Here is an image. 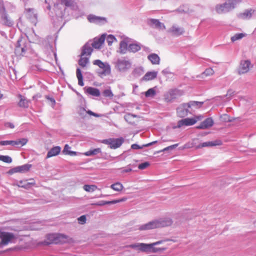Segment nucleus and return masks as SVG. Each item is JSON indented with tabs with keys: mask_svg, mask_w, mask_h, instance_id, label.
<instances>
[{
	"mask_svg": "<svg viewBox=\"0 0 256 256\" xmlns=\"http://www.w3.org/2000/svg\"><path fill=\"white\" fill-rule=\"evenodd\" d=\"M116 67L120 72H125L130 68L131 63L125 59H119L116 62Z\"/></svg>",
	"mask_w": 256,
	"mask_h": 256,
	"instance_id": "0eeeda50",
	"label": "nucleus"
},
{
	"mask_svg": "<svg viewBox=\"0 0 256 256\" xmlns=\"http://www.w3.org/2000/svg\"><path fill=\"white\" fill-rule=\"evenodd\" d=\"M214 124V121L212 118H206L204 122L200 123V124L196 126V128L198 129H207L209 128L212 127Z\"/></svg>",
	"mask_w": 256,
	"mask_h": 256,
	"instance_id": "f3484780",
	"label": "nucleus"
},
{
	"mask_svg": "<svg viewBox=\"0 0 256 256\" xmlns=\"http://www.w3.org/2000/svg\"><path fill=\"white\" fill-rule=\"evenodd\" d=\"M158 72H146L142 80L144 81H149L154 79L157 76Z\"/></svg>",
	"mask_w": 256,
	"mask_h": 256,
	"instance_id": "393cba45",
	"label": "nucleus"
},
{
	"mask_svg": "<svg viewBox=\"0 0 256 256\" xmlns=\"http://www.w3.org/2000/svg\"><path fill=\"white\" fill-rule=\"evenodd\" d=\"M132 170L130 168H126V169L122 170L121 171V173L124 174V173H126V172H130Z\"/></svg>",
	"mask_w": 256,
	"mask_h": 256,
	"instance_id": "13d9d810",
	"label": "nucleus"
},
{
	"mask_svg": "<svg viewBox=\"0 0 256 256\" xmlns=\"http://www.w3.org/2000/svg\"><path fill=\"white\" fill-rule=\"evenodd\" d=\"M61 150V148L59 146H56L52 148L48 152L46 158H48L52 156L58 155Z\"/></svg>",
	"mask_w": 256,
	"mask_h": 256,
	"instance_id": "412c9836",
	"label": "nucleus"
},
{
	"mask_svg": "<svg viewBox=\"0 0 256 256\" xmlns=\"http://www.w3.org/2000/svg\"><path fill=\"white\" fill-rule=\"evenodd\" d=\"M94 65L98 66L100 69L102 70V72H98L99 76L102 77L109 75L111 73V68L110 64L107 62H104L100 60H96L93 62Z\"/></svg>",
	"mask_w": 256,
	"mask_h": 256,
	"instance_id": "7ed1b4c3",
	"label": "nucleus"
},
{
	"mask_svg": "<svg viewBox=\"0 0 256 256\" xmlns=\"http://www.w3.org/2000/svg\"><path fill=\"white\" fill-rule=\"evenodd\" d=\"M156 94V91L153 88L148 89L145 92V96L146 97L153 96Z\"/></svg>",
	"mask_w": 256,
	"mask_h": 256,
	"instance_id": "de8ad7c7",
	"label": "nucleus"
},
{
	"mask_svg": "<svg viewBox=\"0 0 256 256\" xmlns=\"http://www.w3.org/2000/svg\"><path fill=\"white\" fill-rule=\"evenodd\" d=\"M100 152V148H95L93 150H90L85 152L84 154L86 156H90L92 155L96 154Z\"/></svg>",
	"mask_w": 256,
	"mask_h": 256,
	"instance_id": "ea45409f",
	"label": "nucleus"
},
{
	"mask_svg": "<svg viewBox=\"0 0 256 256\" xmlns=\"http://www.w3.org/2000/svg\"><path fill=\"white\" fill-rule=\"evenodd\" d=\"M86 92L92 96H100V90L94 88L88 87L86 90Z\"/></svg>",
	"mask_w": 256,
	"mask_h": 256,
	"instance_id": "cd10ccee",
	"label": "nucleus"
},
{
	"mask_svg": "<svg viewBox=\"0 0 256 256\" xmlns=\"http://www.w3.org/2000/svg\"><path fill=\"white\" fill-rule=\"evenodd\" d=\"M83 188L85 191L89 192H93L98 189L95 184H85Z\"/></svg>",
	"mask_w": 256,
	"mask_h": 256,
	"instance_id": "473e14b6",
	"label": "nucleus"
},
{
	"mask_svg": "<svg viewBox=\"0 0 256 256\" xmlns=\"http://www.w3.org/2000/svg\"><path fill=\"white\" fill-rule=\"evenodd\" d=\"M88 62V58L80 55V58L79 60L78 64L82 67H85Z\"/></svg>",
	"mask_w": 256,
	"mask_h": 256,
	"instance_id": "e433bc0d",
	"label": "nucleus"
},
{
	"mask_svg": "<svg viewBox=\"0 0 256 256\" xmlns=\"http://www.w3.org/2000/svg\"><path fill=\"white\" fill-rule=\"evenodd\" d=\"M156 142H157L156 141L152 142H150V143H148V144H146L144 145V146H146H146H151V145H152V144H156Z\"/></svg>",
	"mask_w": 256,
	"mask_h": 256,
	"instance_id": "680f3d73",
	"label": "nucleus"
},
{
	"mask_svg": "<svg viewBox=\"0 0 256 256\" xmlns=\"http://www.w3.org/2000/svg\"><path fill=\"white\" fill-rule=\"evenodd\" d=\"M110 188L114 191L120 192L124 189V186L120 182H115L110 185Z\"/></svg>",
	"mask_w": 256,
	"mask_h": 256,
	"instance_id": "c85d7f7f",
	"label": "nucleus"
},
{
	"mask_svg": "<svg viewBox=\"0 0 256 256\" xmlns=\"http://www.w3.org/2000/svg\"><path fill=\"white\" fill-rule=\"evenodd\" d=\"M231 92V90H228V94L229 92Z\"/></svg>",
	"mask_w": 256,
	"mask_h": 256,
	"instance_id": "0e129e2a",
	"label": "nucleus"
},
{
	"mask_svg": "<svg viewBox=\"0 0 256 256\" xmlns=\"http://www.w3.org/2000/svg\"><path fill=\"white\" fill-rule=\"evenodd\" d=\"M6 126L7 127H9L11 128H14V124H12V123H10V122H8L6 124Z\"/></svg>",
	"mask_w": 256,
	"mask_h": 256,
	"instance_id": "052dcab7",
	"label": "nucleus"
},
{
	"mask_svg": "<svg viewBox=\"0 0 256 256\" xmlns=\"http://www.w3.org/2000/svg\"><path fill=\"white\" fill-rule=\"evenodd\" d=\"M148 59L153 64H158L160 62V58L158 54H152L148 56Z\"/></svg>",
	"mask_w": 256,
	"mask_h": 256,
	"instance_id": "bb28decb",
	"label": "nucleus"
},
{
	"mask_svg": "<svg viewBox=\"0 0 256 256\" xmlns=\"http://www.w3.org/2000/svg\"><path fill=\"white\" fill-rule=\"evenodd\" d=\"M150 164L148 162H144V163L140 164L138 166V168L140 170H144V169L147 168L148 167L150 166Z\"/></svg>",
	"mask_w": 256,
	"mask_h": 256,
	"instance_id": "603ef678",
	"label": "nucleus"
},
{
	"mask_svg": "<svg viewBox=\"0 0 256 256\" xmlns=\"http://www.w3.org/2000/svg\"><path fill=\"white\" fill-rule=\"evenodd\" d=\"M150 24L154 25V27L159 30H164L166 29V26L164 24L160 22L159 20L156 19H150Z\"/></svg>",
	"mask_w": 256,
	"mask_h": 256,
	"instance_id": "a878e982",
	"label": "nucleus"
},
{
	"mask_svg": "<svg viewBox=\"0 0 256 256\" xmlns=\"http://www.w3.org/2000/svg\"><path fill=\"white\" fill-rule=\"evenodd\" d=\"M158 220L160 228L170 226L172 223V220L170 218H161Z\"/></svg>",
	"mask_w": 256,
	"mask_h": 256,
	"instance_id": "b1692460",
	"label": "nucleus"
},
{
	"mask_svg": "<svg viewBox=\"0 0 256 256\" xmlns=\"http://www.w3.org/2000/svg\"><path fill=\"white\" fill-rule=\"evenodd\" d=\"M124 139L122 138H109L102 140V143L110 146V148L116 149L119 148L123 143Z\"/></svg>",
	"mask_w": 256,
	"mask_h": 256,
	"instance_id": "423d86ee",
	"label": "nucleus"
},
{
	"mask_svg": "<svg viewBox=\"0 0 256 256\" xmlns=\"http://www.w3.org/2000/svg\"><path fill=\"white\" fill-rule=\"evenodd\" d=\"M188 109L189 108L186 103L182 104L177 108V114L180 118L184 117L190 112Z\"/></svg>",
	"mask_w": 256,
	"mask_h": 256,
	"instance_id": "ddd939ff",
	"label": "nucleus"
},
{
	"mask_svg": "<svg viewBox=\"0 0 256 256\" xmlns=\"http://www.w3.org/2000/svg\"><path fill=\"white\" fill-rule=\"evenodd\" d=\"M56 237V234H48L47 236L48 240H49L46 242V244H50L54 243L55 244V239Z\"/></svg>",
	"mask_w": 256,
	"mask_h": 256,
	"instance_id": "a19ab883",
	"label": "nucleus"
},
{
	"mask_svg": "<svg viewBox=\"0 0 256 256\" xmlns=\"http://www.w3.org/2000/svg\"><path fill=\"white\" fill-rule=\"evenodd\" d=\"M196 140H197V139H195V140H193V141H194V142H195V141H196Z\"/></svg>",
	"mask_w": 256,
	"mask_h": 256,
	"instance_id": "e2e57ef3",
	"label": "nucleus"
},
{
	"mask_svg": "<svg viewBox=\"0 0 256 256\" xmlns=\"http://www.w3.org/2000/svg\"><path fill=\"white\" fill-rule=\"evenodd\" d=\"M0 253H1V252H0Z\"/></svg>",
	"mask_w": 256,
	"mask_h": 256,
	"instance_id": "69168bd1",
	"label": "nucleus"
},
{
	"mask_svg": "<svg viewBox=\"0 0 256 256\" xmlns=\"http://www.w3.org/2000/svg\"><path fill=\"white\" fill-rule=\"evenodd\" d=\"M178 146V144H174L168 146L164 148L162 150V151L164 152V151L168 150L170 149H172V148H176Z\"/></svg>",
	"mask_w": 256,
	"mask_h": 256,
	"instance_id": "5fc2aeb1",
	"label": "nucleus"
},
{
	"mask_svg": "<svg viewBox=\"0 0 256 256\" xmlns=\"http://www.w3.org/2000/svg\"><path fill=\"white\" fill-rule=\"evenodd\" d=\"M78 221L80 224H84L86 222V217L84 215L80 216L78 218Z\"/></svg>",
	"mask_w": 256,
	"mask_h": 256,
	"instance_id": "864d4df0",
	"label": "nucleus"
},
{
	"mask_svg": "<svg viewBox=\"0 0 256 256\" xmlns=\"http://www.w3.org/2000/svg\"><path fill=\"white\" fill-rule=\"evenodd\" d=\"M228 2V3H233L234 4V6L236 2V0H226Z\"/></svg>",
	"mask_w": 256,
	"mask_h": 256,
	"instance_id": "bf43d9fd",
	"label": "nucleus"
},
{
	"mask_svg": "<svg viewBox=\"0 0 256 256\" xmlns=\"http://www.w3.org/2000/svg\"><path fill=\"white\" fill-rule=\"evenodd\" d=\"M35 184L36 182L34 179L30 178V180H24L20 181L18 186L28 189L30 188L32 186L35 185Z\"/></svg>",
	"mask_w": 256,
	"mask_h": 256,
	"instance_id": "dca6fc26",
	"label": "nucleus"
},
{
	"mask_svg": "<svg viewBox=\"0 0 256 256\" xmlns=\"http://www.w3.org/2000/svg\"><path fill=\"white\" fill-rule=\"evenodd\" d=\"M19 98V102H18V106L20 108H27L29 106V100H28L22 94H18V96Z\"/></svg>",
	"mask_w": 256,
	"mask_h": 256,
	"instance_id": "4be33fe9",
	"label": "nucleus"
},
{
	"mask_svg": "<svg viewBox=\"0 0 256 256\" xmlns=\"http://www.w3.org/2000/svg\"><path fill=\"white\" fill-rule=\"evenodd\" d=\"M86 112H87L88 114H89L90 115V116H95V117H99V116H100V115H99V114H96V113H94V112H92V111L90 110H88V111Z\"/></svg>",
	"mask_w": 256,
	"mask_h": 256,
	"instance_id": "6e6d98bb",
	"label": "nucleus"
},
{
	"mask_svg": "<svg viewBox=\"0 0 256 256\" xmlns=\"http://www.w3.org/2000/svg\"><path fill=\"white\" fill-rule=\"evenodd\" d=\"M115 40H116V39L112 35H109L107 37L106 41L108 46H111Z\"/></svg>",
	"mask_w": 256,
	"mask_h": 256,
	"instance_id": "3c124183",
	"label": "nucleus"
},
{
	"mask_svg": "<svg viewBox=\"0 0 256 256\" xmlns=\"http://www.w3.org/2000/svg\"><path fill=\"white\" fill-rule=\"evenodd\" d=\"M214 73V70L210 68H206L202 74L203 76H212Z\"/></svg>",
	"mask_w": 256,
	"mask_h": 256,
	"instance_id": "4c0bfd02",
	"label": "nucleus"
},
{
	"mask_svg": "<svg viewBox=\"0 0 256 256\" xmlns=\"http://www.w3.org/2000/svg\"><path fill=\"white\" fill-rule=\"evenodd\" d=\"M252 10H246L244 12L240 14L238 16L241 18H250L251 17L252 14Z\"/></svg>",
	"mask_w": 256,
	"mask_h": 256,
	"instance_id": "58836bf2",
	"label": "nucleus"
},
{
	"mask_svg": "<svg viewBox=\"0 0 256 256\" xmlns=\"http://www.w3.org/2000/svg\"><path fill=\"white\" fill-rule=\"evenodd\" d=\"M0 248L3 246L8 245L10 242H12L16 238L14 234L0 230Z\"/></svg>",
	"mask_w": 256,
	"mask_h": 256,
	"instance_id": "20e7f679",
	"label": "nucleus"
},
{
	"mask_svg": "<svg viewBox=\"0 0 256 256\" xmlns=\"http://www.w3.org/2000/svg\"><path fill=\"white\" fill-rule=\"evenodd\" d=\"M204 118L203 116H194L191 118H185L180 120L178 122L176 128H180L183 126H190L194 124L198 121H200Z\"/></svg>",
	"mask_w": 256,
	"mask_h": 256,
	"instance_id": "f03ea898",
	"label": "nucleus"
},
{
	"mask_svg": "<svg viewBox=\"0 0 256 256\" xmlns=\"http://www.w3.org/2000/svg\"><path fill=\"white\" fill-rule=\"evenodd\" d=\"M250 65V62L248 60L242 61L238 68V73L241 74L248 72Z\"/></svg>",
	"mask_w": 256,
	"mask_h": 256,
	"instance_id": "4468645a",
	"label": "nucleus"
},
{
	"mask_svg": "<svg viewBox=\"0 0 256 256\" xmlns=\"http://www.w3.org/2000/svg\"><path fill=\"white\" fill-rule=\"evenodd\" d=\"M14 140H2L0 142V146H14Z\"/></svg>",
	"mask_w": 256,
	"mask_h": 256,
	"instance_id": "8fccbe9b",
	"label": "nucleus"
},
{
	"mask_svg": "<svg viewBox=\"0 0 256 256\" xmlns=\"http://www.w3.org/2000/svg\"><path fill=\"white\" fill-rule=\"evenodd\" d=\"M76 77L78 79V84L82 86H84V83L83 82L82 75L81 70L80 68H78L76 69Z\"/></svg>",
	"mask_w": 256,
	"mask_h": 256,
	"instance_id": "c9c22d12",
	"label": "nucleus"
},
{
	"mask_svg": "<svg viewBox=\"0 0 256 256\" xmlns=\"http://www.w3.org/2000/svg\"><path fill=\"white\" fill-rule=\"evenodd\" d=\"M168 32L174 36H179L183 34L184 32V28L177 24H174L169 30Z\"/></svg>",
	"mask_w": 256,
	"mask_h": 256,
	"instance_id": "9d476101",
	"label": "nucleus"
},
{
	"mask_svg": "<svg viewBox=\"0 0 256 256\" xmlns=\"http://www.w3.org/2000/svg\"><path fill=\"white\" fill-rule=\"evenodd\" d=\"M182 94V92L180 90H172L169 92L168 94L165 96L164 100L166 102H170Z\"/></svg>",
	"mask_w": 256,
	"mask_h": 256,
	"instance_id": "f8f14e48",
	"label": "nucleus"
},
{
	"mask_svg": "<svg viewBox=\"0 0 256 256\" xmlns=\"http://www.w3.org/2000/svg\"><path fill=\"white\" fill-rule=\"evenodd\" d=\"M218 143L217 141L214 142H207L202 143L201 144L196 146V148H200L204 147L206 146H212L218 145Z\"/></svg>",
	"mask_w": 256,
	"mask_h": 256,
	"instance_id": "c756f323",
	"label": "nucleus"
},
{
	"mask_svg": "<svg viewBox=\"0 0 256 256\" xmlns=\"http://www.w3.org/2000/svg\"><path fill=\"white\" fill-rule=\"evenodd\" d=\"M93 50L92 47L90 44H86L82 47V52L81 54L84 56H90Z\"/></svg>",
	"mask_w": 256,
	"mask_h": 256,
	"instance_id": "5701e85b",
	"label": "nucleus"
},
{
	"mask_svg": "<svg viewBox=\"0 0 256 256\" xmlns=\"http://www.w3.org/2000/svg\"><path fill=\"white\" fill-rule=\"evenodd\" d=\"M103 94L105 97H108L112 98L114 96V94H112V92L110 90H105L103 92Z\"/></svg>",
	"mask_w": 256,
	"mask_h": 256,
	"instance_id": "09e8293b",
	"label": "nucleus"
},
{
	"mask_svg": "<svg viewBox=\"0 0 256 256\" xmlns=\"http://www.w3.org/2000/svg\"><path fill=\"white\" fill-rule=\"evenodd\" d=\"M0 160L4 162H6V163H8V164H10V162H12V158L8 156H0Z\"/></svg>",
	"mask_w": 256,
	"mask_h": 256,
	"instance_id": "37998d69",
	"label": "nucleus"
},
{
	"mask_svg": "<svg viewBox=\"0 0 256 256\" xmlns=\"http://www.w3.org/2000/svg\"><path fill=\"white\" fill-rule=\"evenodd\" d=\"M127 200V198H126V197H124L122 198H120V199H118V200H112V201H108V202H104L102 203H100V204H95L96 205H98V206H102V205H104V204H116V203H118V202H125Z\"/></svg>",
	"mask_w": 256,
	"mask_h": 256,
	"instance_id": "7c9ffc66",
	"label": "nucleus"
},
{
	"mask_svg": "<svg viewBox=\"0 0 256 256\" xmlns=\"http://www.w3.org/2000/svg\"><path fill=\"white\" fill-rule=\"evenodd\" d=\"M157 228H160L158 222V220H155L140 226L138 230H146Z\"/></svg>",
	"mask_w": 256,
	"mask_h": 256,
	"instance_id": "1a4fd4ad",
	"label": "nucleus"
},
{
	"mask_svg": "<svg viewBox=\"0 0 256 256\" xmlns=\"http://www.w3.org/2000/svg\"><path fill=\"white\" fill-rule=\"evenodd\" d=\"M141 48L140 46L136 44H130L128 47V51L132 52H136L140 50Z\"/></svg>",
	"mask_w": 256,
	"mask_h": 256,
	"instance_id": "72a5a7b5",
	"label": "nucleus"
},
{
	"mask_svg": "<svg viewBox=\"0 0 256 256\" xmlns=\"http://www.w3.org/2000/svg\"><path fill=\"white\" fill-rule=\"evenodd\" d=\"M232 9H234L233 3L226 2L224 4H218L216 7V11L218 14L229 12Z\"/></svg>",
	"mask_w": 256,
	"mask_h": 256,
	"instance_id": "6e6552de",
	"label": "nucleus"
},
{
	"mask_svg": "<svg viewBox=\"0 0 256 256\" xmlns=\"http://www.w3.org/2000/svg\"><path fill=\"white\" fill-rule=\"evenodd\" d=\"M245 36V34L242 33L236 34L231 38V40L232 42L240 40Z\"/></svg>",
	"mask_w": 256,
	"mask_h": 256,
	"instance_id": "79ce46f5",
	"label": "nucleus"
},
{
	"mask_svg": "<svg viewBox=\"0 0 256 256\" xmlns=\"http://www.w3.org/2000/svg\"><path fill=\"white\" fill-rule=\"evenodd\" d=\"M31 168V165L28 164H26L22 166H18L14 168L12 170H10L9 172L12 174L16 172H28L30 168Z\"/></svg>",
	"mask_w": 256,
	"mask_h": 256,
	"instance_id": "2eb2a0df",
	"label": "nucleus"
},
{
	"mask_svg": "<svg viewBox=\"0 0 256 256\" xmlns=\"http://www.w3.org/2000/svg\"><path fill=\"white\" fill-rule=\"evenodd\" d=\"M189 108H194L195 109L200 108L203 102H196V101H191L188 103H186Z\"/></svg>",
	"mask_w": 256,
	"mask_h": 256,
	"instance_id": "2f4dec72",
	"label": "nucleus"
},
{
	"mask_svg": "<svg viewBox=\"0 0 256 256\" xmlns=\"http://www.w3.org/2000/svg\"><path fill=\"white\" fill-rule=\"evenodd\" d=\"M136 115L132 114H127L124 116V120L129 123H132V119L134 118H136Z\"/></svg>",
	"mask_w": 256,
	"mask_h": 256,
	"instance_id": "a18cd8bd",
	"label": "nucleus"
},
{
	"mask_svg": "<svg viewBox=\"0 0 256 256\" xmlns=\"http://www.w3.org/2000/svg\"><path fill=\"white\" fill-rule=\"evenodd\" d=\"M131 148L134 150H138L142 148V146H140L137 144H133L132 145Z\"/></svg>",
	"mask_w": 256,
	"mask_h": 256,
	"instance_id": "4d7b16f0",
	"label": "nucleus"
},
{
	"mask_svg": "<svg viewBox=\"0 0 256 256\" xmlns=\"http://www.w3.org/2000/svg\"><path fill=\"white\" fill-rule=\"evenodd\" d=\"M0 12L2 14V20L3 24L8 26H12L14 24V22L6 12V8L2 2V6L0 7Z\"/></svg>",
	"mask_w": 256,
	"mask_h": 256,
	"instance_id": "39448f33",
	"label": "nucleus"
},
{
	"mask_svg": "<svg viewBox=\"0 0 256 256\" xmlns=\"http://www.w3.org/2000/svg\"><path fill=\"white\" fill-rule=\"evenodd\" d=\"M61 4L66 7H72L74 6V1L72 0H60Z\"/></svg>",
	"mask_w": 256,
	"mask_h": 256,
	"instance_id": "c03bdc74",
	"label": "nucleus"
},
{
	"mask_svg": "<svg viewBox=\"0 0 256 256\" xmlns=\"http://www.w3.org/2000/svg\"><path fill=\"white\" fill-rule=\"evenodd\" d=\"M26 40L22 38L19 39L17 42V45L15 49V52L16 54L19 56H23V54L25 52L26 46H23L25 44Z\"/></svg>",
	"mask_w": 256,
	"mask_h": 256,
	"instance_id": "9b49d317",
	"label": "nucleus"
},
{
	"mask_svg": "<svg viewBox=\"0 0 256 256\" xmlns=\"http://www.w3.org/2000/svg\"><path fill=\"white\" fill-rule=\"evenodd\" d=\"M28 141V140L26 138H22L18 140H14V142L16 144H14V146L21 145L22 146H23L27 143Z\"/></svg>",
	"mask_w": 256,
	"mask_h": 256,
	"instance_id": "49530a36",
	"label": "nucleus"
},
{
	"mask_svg": "<svg viewBox=\"0 0 256 256\" xmlns=\"http://www.w3.org/2000/svg\"><path fill=\"white\" fill-rule=\"evenodd\" d=\"M106 39L104 34H102L99 38H95L94 40L92 46L95 48H100L102 44H104Z\"/></svg>",
	"mask_w": 256,
	"mask_h": 256,
	"instance_id": "6ab92c4d",
	"label": "nucleus"
},
{
	"mask_svg": "<svg viewBox=\"0 0 256 256\" xmlns=\"http://www.w3.org/2000/svg\"><path fill=\"white\" fill-rule=\"evenodd\" d=\"M88 21L90 22L100 24L106 22V19L104 18L97 16L94 15H90L88 17Z\"/></svg>",
	"mask_w": 256,
	"mask_h": 256,
	"instance_id": "a211bd4d",
	"label": "nucleus"
},
{
	"mask_svg": "<svg viewBox=\"0 0 256 256\" xmlns=\"http://www.w3.org/2000/svg\"><path fill=\"white\" fill-rule=\"evenodd\" d=\"M71 240L68 236L62 234H56L55 239V244L64 243L69 242Z\"/></svg>",
	"mask_w": 256,
	"mask_h": 256,
	"instance_id": "aec40b11",
	"label": "nucleus"
},
{
	"mask_svg": "<svg viewBox=\"0 0 256 256\" xmlns=\"http://www.w3.org/2000/svg\"><path fill=\"white\" fill-rule=\"evenodd\" d=\"M162 242V241H158L150 244L140 243L138 244L131 245L130 246L132 248H138V250L142 252H156L166 250L165 248H156L153 247L154 246L160 244Z\"/></svg>",
	"mask_w": 256,
	"mask_h": 256,
	"instance_id": "f257e3e1",
	"label": "nucleus"
},
{
	"mask_svg": "<svg viewBox=\"0 0 256 256\" xmlns=\"http://www.w3.org/2000/svg\"><path fill=\"white\" fill-rule=\"evenodd\" d=\"M70 147L68 144L64 146V148L62 150L64 154L66 155H70L71 156L76 155V152L70 150Z\"/></svg>",
	"mask_w": 256,
	"mask_h": 256,
	"instance_id": "f704fd0d",
	"label": "nucleus"
}]
</instances>
